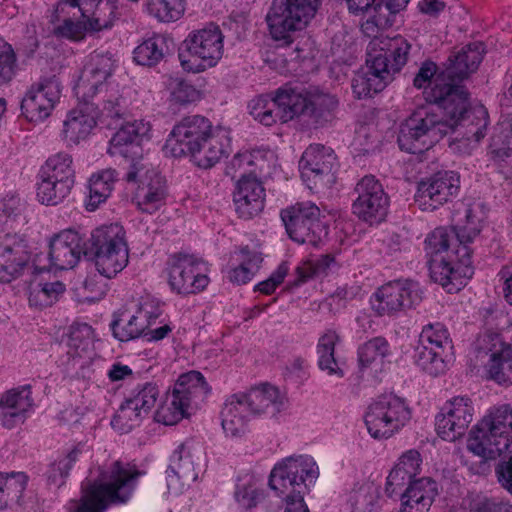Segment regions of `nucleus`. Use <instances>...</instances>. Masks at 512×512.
I'll use <instances>...</instances> for the list:
<instances>
[{"mask_svg":"<svg viewBox=\"0 0 512 512\" xmlns=\"http://www.w3.org/2000/svg\"><path fill=\"white\" fill-rule=\"evenodd\" d=\"M277 116L279 121L285 123L300 115H306L308 92L304 89L282 87L275 92Z\"/></svg>","mask_w":512,"mask_h":512,"instance_id":"39","label":"nucleus"},{"mask_svg":"<svg viewBox=\"0 0 512 512\" xmlns=\"http://www.w3.org/2000/svg\"><path fill=\"white\" fill-rule=\"evenodd\" d=\"M453 353L418 346L415 355L416 365L431 376L443 374L452 361Z\"/></svg>","mask_w":512,"mask_h":512,"instance_id":"46","label":"nucleus"},{"mask_svg":"<svg viewBox=\"0 0 512 512\" xmlns=\"http://www.w3.org/2000/svg\"><path fill=\"white\" fill-rule=\"evenodd\" d=\"M318 476V466L310 456H290L279 461L270 472L269 487L282 499V512H309L304 497Z\"/></svg>","mask_w":512,"mask_h":512,"instance_id":"3","label":"nucleus"},{"mask_svg":"<svg viewBox=\"0 0 512 512\" xmlns=\"http://www.w3.org/2000/svg\"><path fill=\"white\" fill-rule=\"evenodd\" d=\"M29 259L28 245L18 234H5L0 239V282L16 279Z\"/></svg>","mask_w":512,"mask_h":512,"instance_id":"28","label":"nucleus"},{"mask_svg":"<svg viewBox=\"0 0 512 512\" xmlns=\"http://www.w3.org/2000/svg\"><path fill=\"white\" fill-rule=\"evenodd\" d=\"M94 99L96 102L93 100H90V102L98 104L99 114L110 118H119L123 115L125 110L124 100L117 91H108V88H105L102 93H97Z\"/></svg>","mask_w":512,"mask_h":512,"instance_id":"57","label":"nucleus"},{"mask_svg":"<svg viewBox=\"0 0 512 512\" xmlns=\"http://www.w3.org/2000/svg\"><path fill=\"white\" fill-rule=\"evenodd\" d=\"M205 263L188 254H176L169 260V284L179 294H192L205 289L209 283Z\"/></svg>","mask_w":512,"mask_h":512,"instance_id":"16","label":"nucleus"},{"mask_svg":"<svg viewBox=\"0 0 512 512\" xmlns=\"http://www.w3.org/2000/svg\"><path fill=\"white\" fill-rule=\"evenodd\" d=\"M390 348L383 337H375L358 349V362L362 371L370 370L377 373L382 370L385 358L389 355Z\"/></svg>","mask_w":512,"mask_h":512,"instance_id":"42","label":"nucleus"},{"mask_svg":"<svg viewBox=\"0 0 512 512\" xmlns=\"http://www.w3.org/2000/svg\"><path fill=\"white\" fill-rule=\"evenodd\" d=\"M486 216V206L483 202L466 200L460 203L454 214L459 244L467 245L479 235Z\"/></svg>","mask_w":512,"mask_h":512,"instance_id":"33","label":"nucleus"},{"mask_svg":"<svg viewBox=\"0 0 512 512\" xmlns=\"http://www.w3.org/2000/svg\"><path fill=\"white\" fill-rule=\"evenodd\" d=\"M150 130V124L144 120L127 122L113 135L107 149L111 156L131 161L125 179L129 183H139L134 200L137 207L148 214L156 212L166 196L165 180L142 159L141 142L149 138Z\"/></svg>","mask_w":512,"mask_h":512,"instance_id":"2","label":"nucleus"},{"mask_svg":"<svg viewBox=\"0 0 512 512\" xmlns=\"http://www.w3.org/2000/svg\"><path fill=\"white\" fill-rule=\"evenodd\" d=\"M56 13L85 19L94 32L110 28L114 21V6L104 0H60Z\"/></svg>","mask_w":512,"mask_h":512,"instance_id":"24","label":"nucleus"},{"mask_svg":"<svg viewBox=\"0 0 512 512\" xmlns=\"http://www.w3.org/2000/svg\"><path fill=\"white\" fill-rule=\"evenodd\" d=\"M62 93L60 80L55 76L41 78L26 92L21 109L32 122L42 121L50 116Z\"/></svg>","mask_w":512,"mask_h":512,"instance_id":"19","label":"nucleus"},{"mask_svg":"<svg viewBox=\"0 0 512 512\" xmlns=\"http://www.w3.org/2000/svg\"><path fill=\"white\" fill-rule=\"evenodd\" d=\"M167 48V41L163 36L151 37L135 48L134 60L142 66H155L164 58Z\"/></svg>","mask_w":512,"mask_h":512,"instance_id":"48","label":"nucleus"},{"mask_svg":"<svg viewBox=\"0 0 512 512\" xmlns=\"http://www.w3.org/2000/svg\"><path fill=\"white\" fill-rule=\"evenodd\" d=\"M422 291L418 283L410 280L383 285L371 299L372 308L379 315H391L419 304Z\"/></svg>","mask_w":512,"mask_h":512,"instance_id":"20","label":"nucleus"},{"mask_svg":"<svg viewBox=\"0 0 512 512\" xmlns=\"http://www.w3.org/2000/svg\"><path fill=\"white\" fill-rule=\"evenodd\" d=\"M437 495L438 487L433 479H415L401 494L400 512H428Z\"/></svg>","mask_w":512,"mask_h":512,"instance_id":"35","label":"nucleus"},{"mask_svg":"<svg viewBox=\"0 0 512 512\" xmlns=\"http://www.w3.org/2000/svg\"><path fill=\"white\" fill-rule=\"evenodd\" d=\"M90 242L96 269L102 276L112 278L127 266L129 253L122 226L111 224L98 228Z\"/></svg>","mask_w":512,"mask_h":512,"instance_id":"8","label":"nucleus"},{"mask_svg":"<svg viewBox=\"0 0 512 512\" xmlns=\"http://www.w3.org/2000/svg\"><path fill=\"white\" fill-rule=\"evenodd\" d=\"M460 187L453 171H440L419 182L415 201L422 211H434L452 200Z\"/></svg>","mask_w":512,"mask_h":512,"instance_id":"21","label":"nucleus"},{"mask_svg":"<svg viewBox=\"0 0 512 512\" xmlns=\"http://www.w3.org/2000/svg\"><path fill=\"white\" fill-rule=\"evenodd\" d=\"M477 362L488 358V373L499 384H512V346L495 333L480 336L474 347Z\"/></svg>","mask_w":512,"mask_h":512,"instance_id":"13","label":"nucleus"},{"mask_svg":"<svg viewBox=\"0 0 512 512\" xmlns=\"http://www.w3.org/2000/svg\"><path fill=\"white\" fill-rule=\"evenodd\" d=\"M116 178V171L111 168L104 169L91 176L89 180V199L86 204L88 210H95L110 196Z\"/></svg>","mask_w":512,"mask_h":512,"instance_id":"44","label":"nucleus"},{"mask_svg":"<svg viewBox=\"0 0 512 512\" xmlns=\"http://www.w3.org/2000/svg\"><path fill=\"white\" fill-rule=\"evenodd\" d=\"M159 316L158 308L150 301L140 302L134 311L122 310L111 324L113 335L120 341H129L145 334Z\"/></svg>","mask_w":512,"mask_h":512,"instance_id":"25","label":"nucleus"},{"mask_svg":"<svg viewBox=\"0 0 512 512\" xmlns=\"http://www.w3.org/2000/svg\"><path fill=\"white\" fill-rule=\"evenodd\" d=\"M411 44L402 36L393 38L387 36L374 37L367 46V57L384 58L386 70L393 79V75L399 72L407 63L411 50Z\"/></svg>","mask_w":512,"mask_h":512,"instance_id":"27","label":"nucleus"},{"mask_svg":"<svg viewBox=\"0 0 512 512\" xmlns=\"http://www.w3.org/2000/svg\"><path fill=\"white\" fill-rule=\"evenodd\" d=\"M336 157L331 148L310 145L299 161L301 178L310 190L329 188L335 182Z\"/></svg>","mask_w":512,"mask_h":512,"instance_id":"12","label":"nucleus"},{"mask_svg":"<svg viewBox=\"0 0 512 512\" xmlns=\"http://www.w3.org/2000/svg\"><path fill=\"white\" fill-rule=\"evenodd\" d=\"M358 194L353 202V213L370 224L385 219L389 208V197L381 183L372 175L364 176L356 185Z\"/></svg>","mask_w":512,"mask_h":512,"instance_id":"18","label":"nucleus"},{"mask_svg":"<svg viewBox=\"0 0 512 512\" xmlns=\"http://www.w3.org/2000/svg\"><path fill=\"white\" fill-rule=\"evenodd\" d=\"M77 454L78 452L73 450L67 456L51 464L47 471V481L50 485L59 487L64 483L69 470L76 461Z\"/></svg>","mask_w":512,"mask_h":512,"instance_id":"61","label":"nucleus"},{"mask_svg":"<svg viewBox=\"0 0 512 512\" xmlns=\"http://www.w3.org/2000/svg\"><path fill=\"white\" fill-rule=\"evenodd\" d=\"M234 498L239 506L249 510L264 499V492L257 487L253 479L237 484Z\"/></svg>","mask_w":512,"mask_h":512,"instance_id":"59","label":"nucleus"},{"mask_svg":"<svg viewBox=\"0 0 512 512\" xmlns=\"http://www.w3.org/2000/svg\"><path fill=\"white\" fill-rule=\"evenodd\" d=\"M233 199L241 218L250 219L264 208L265 189L258 175H243L236 180Z\"/></svg>","mask_w":512,"mask_h":512,"instance_id":"29","label":"nucleus"},{"mask_svg":"<svg viewBox=\"0 0 512 512\" xmlns=\"http://www.w3.org/2000/svg\"><path fill=\"white\" fill-rule=\"evenodd\" d=\"M264 157V153L259 150L239 152L227 165L226 175L233 179H239L243 175H257V172L263 170Z\"/></svg>","mask_w":512,"mask_h":512,"instance_id":"43","label":"nucleus"},{"mask_svg":"<svg viewBox=\"0 0 512 512\" xmlns=\"http://www.w3.org/2000/svg\"><path fill=\"white\" fill-rule=\"evenodd\" d=\"M471 249L465 244H459L452 250L454 261L452 262L451 275L446 290L449 293L459 291L468 279L473 275Z\"/></svg>","mask_w":512,"mask_h":512,"instance_id":"41","label":"nucleus"},{"mask_svg":"<svg viewBox=\"0 0 512 512\" xmlns=\"http://www.w3.org/2000/svg\"><path fill=\"white\" fill-rule=\"evenodd\" d=\"M65 285L60 281L37 283L30 288L29 302L36 307L53 304L64 293Z\"/></svg>","mask_w":512,"mask_h":512,"instance_id":"54","label":"nucleus"},{"mask_svg":"<svg viewBox=\"0 0 512 512\" xmlns=\"http://www.w3.org/2000/svg\"><path fill=\"white\" fill-rule=\"evenodd\" d=\"M410 418V409L402 398L385 394L368 406L364 420L371 437L388 439L403 428Z\"/></svg>","mask_w":512,"mask_h":512,"instance_id":"10","label":"nucleus"},{"mask_svg":"<svg viewBox=\"0 0 512 512\" xmlns=\"http://www.w3.org/2000/svg\"><path fill=\"white\" fill-rule=\"evenodd\" d=\"M425 100L435 104L436 108L423 116L418 113L406 121L398 136L401 150L411 154L423 153L456 130L476 141L486 136L488 112L482 105L468 108L465 88L449 87L440 80L425 92Z\"/></svg>","mask_w":512,"mask_h":512,"instance_id":"1","label":"nucleus"},{"mask_svg":"<svg viewBox=\"0 0 512 512\" xmlns=\"http://www.w3.org/2000/svg\"><path fill=\"white\" fill-rule=\"evenodd\" d=\"M94 98L82 99L76 108L72 109L64 121L63 134L67 141L79 143L91 133L99 117L98 104L90 102Z\"/></svg>","mask_w":512,"mask_h":512,"instance_id":"31","label":"nucleus"},{"mask_svg":"<svg viewBox=\"0 0 512 512\" xmlns=\"http://www.w3.org/2000/svg\"><path fill=\"white\" fill-rule=\"evenodd\" d=\"M86 254L83 237L72 229L54 234L49 241L50 267L58 270L74 268Z\"/></svg>","mask_w":512,"mask_h":512,"instance_id":"26","label":"nucleus"},{"mask_svg":"<svg viewBox=\"0 0 512 512\" xmlns=\"http://www.w3.org/2000/svg\"><path fill=\"white\" fill-rule=\"evenodd\" d=\"M201 142L189 156L198 167L209 169L228 155L231 145L230 132L226 128L215 127Z\"/></svg>","mask_w":512,"mask_h":512,"instance_id":"30","label":"nucleus"},{"mask_svg":"<svg viewBox=\"0 0 512 512\" xmlns=\"http://www.w3.org/2000/svg\"><path fill=\"white\" fill-rule=\"evenodd\" d=\"M33 406L31 391L28 387L12 389L0 400V421L8 429L23 423Z\"/></svg>","mask_w":512,"mask_h":512,"instance_id":"34","label":"nucleus"},{"mask_svg":"<svg viewBox=\"0 0 512 512\" xmlns=\"http://www.w3.org/2000/svg\"><path fill=\"white\" fill-rule=\"evenodd\" d=\"M320 214V209L314 203H297L283 210L281 219L293 241L315 246L327 235Z\"/></svg>","mask_w":512,"mask_h":512,"instance_id":"11","label":"nucleus"},{"mask_svg":"<svg viewBox=\"0 0 512 512\" xmlns=\"http://www.w3.org/2000/svg\"><path fill=\"white\" fill-rule=\"evenodd\" d=\"M284 405V397L272 385H262L246 393L228 397L221 411V424L228 436L241 437L248 429L250 416H275Z\"/></svg>","mask_w":512,"mask_h":512,"instance_id":"4","label":"nucleus"},{"mask_svg":"<svg viewBox=\"0 0 512 512\" xmlns=\"http://www.w3.org/2000/svg\"><path fill=\"white\" fill-rule=\"evenodd\" d=\"M72 187L65 181L39 176L37 198L42 204L57 205L70 194Z\"/></svg>","mask_w":512,"mask_h":512,"instance_id":"49","label":"nucleus"},{"mask_svg":"<svg viewBox=\"0 0 512 512\" xmlns=\"http://www.w3.org/2000/svg\"><path fill=\"white\" fill-rule=\"evenodd\" d=\"M148 12L162 22H171L180 18L183 7L178 0H149Z\"/></svg>","mask_w":512,"mask_h":512,"instance_id":"58","label":"nucleus"},{"mask_svg":"<svg viewBox=\"0 0 512 512\" xmlns=\"http://www.w3.org/2000/svg\"><path fill=\"white\" fill-rule=\"evenodd\" d=\"M66 364L72 367H84L94 355L92 329L87 324L73 326L66 344Z\"/></svg>","mask_w":512,"mask_h":512,"instance_id":"36","label":"nucleus"},{"mask_svg":"<svg viewBox=\"0 0 512 512\" xmlns=\"http://www.w3.org/2000/svg\"><path fill=\"white\" fill-rule=\"evenodd\" d=\"M249 112L253 118L265 126H271L279 121L275 95H260L249 102Z\"/></svg>","mask_w":512,"mask_h":512,"instance_id":"52","label":"nucleus"},{"mask_svg":"<svg viewBox=\"0 0 512 512\" xmlns=\"http://www.w3.org/2000/svg\"><path fill=\"white\" fill-rule=\"evenodd\" d=\"M189 408L197 409L206 399L210 387L198 371L182 374L172 391Z\"/></svg>","mask_w":512,"mask_h":512,"instance_id":"38","label":"nucleus"},{"mask_svg":"<svg viewBox=\"0 0 512 512\" xmlns=\"http://www.w3.org/2000/svg\"><path fill=\"white\" fill-rule=\"evenodd\" d=\"M213 129L210 121L200 115H190L175 124L166 140L165 150L171 156H189Z\"/></svg>","mask_w":512,"mask_h":512,"instance_id":"17","label":"nucleus"},{"mask_svg":"<svg viewBox=\"0 0 512 512\" xmlns=\"http://www.w3.org/2000/svg\"><path fill=\"white\" fill-rule=\"evenodd\" d=\"M308 101L309 104L307 105L306 115L311 117L316 123H321L322 120L326 121V116L330 114L338 104L334 96L321 92H308Z\"/></svg>","mask_w":512,"mask_h":512,"instance_id":"55","label":"nucleus"},{"mask_svg":"<svg viewBox=\"0 0 512 512\" xmlns=\"http://www.w3.org/2000/svg\"><path fill=\"white\" fill-rule=\"evenodd\" d=\"M451 244L455 245V248L459 245L457 230L439 227L427 237L426 250L429 254L437 258L442 252H446L447 255L451 254V251H448Z\"/></svg>","mask_w":512,"mask_h":512,"instance_id":"56","label":"nucleus"},{"mask_svg":"<svg viewBox=\"0 0 512 512\" xmlns=\"http://www.w3.org/2000/svg\"><path fill=\"white\" fill-rule=\"evenodd\" d=\"M171 101L180 105H186L200 99V92L188 82L182 79H174L170 83Z\"/></svg>","mask_w":512,"mask_h":512,"instance_id":"63","label":"nucleus"},{"mask_svg":"<svg viewBox=\"0 0 512 512\" xmlns=\"http://www.w3.org/2000/svg\"><path fill=\"white\" fill-rule=\"evenodd\" d=\"M117 66L114 55L109 51L95 50L87 59L82 74L75 86V93L81 99L94 98L108 88L109 80Z\"/></svg>","mask_w":512,"mask_h":512,"instance_id":"15","label":"nucleus"},{"mask_svg":"<svg viewBox=\"0 0 512 512\" xmlns=\"http://www.w3.org/2000/svg\"><path fill=\"white\" fill-rule=\"evenodd\" d=\"M160 396V390L154 383L138 386L119 407L111 425L120 433H127L140 425L155 407Z\"/></svg>","mask_w":512,"mask_h":512,"instance_id":"14","label":"nucleus"},{"mask_svg":"<svg viewBox=\"0 0 512 512\" xmlns=\"http://www.w3.org/2000/svg\"><path fill=\"white\" fill-rule=\"evenodd\" d=\"M39 176L58 179L74 185L75 171L71 155L64 152L51 155L41 167Z\"/></svg>","mask_w":512,"mask_h":512,"instance_id":"47","label":"nucleus"},{"mask_svg":"<svg viewBox=\"0 0 512 512\" xmlns=\"http://www.w3.org/2000/svg\"><path fill=\"white\" fill-rule=\"evenodd\" d=\"M340 337L334 330H327L318 341L317 355L318 366L322 371H326L329 376L342 378L344 369L342 363L335 358V346Z\"/></svg>","mask_w":512,"mask_h":512,"instance_id":"40","label":"nucleus"},{"mask_svg":"<svg viewBox=\"0 0 512 512\" xmlns=\"http://www.w3.org/2000/svg\"><path fill=\"white\" fill-rule=\"evenodd\" d=\"M199 460L200 457L194 445L187 441L173 452L169 466L180 471L185 480H197Z\"/></svg>","mask_w":512,"mask_h":512,"instance_id":"45","label":"nucleus"},{"mask_svg":"<svg viewBox=\"0 0 512 512\" xmlns=\"http://www.w3.org/2000/svg\"><path fill=\"white\" fill-rule=\"evenodd\" d=\"M331 261L332 259L329 256L325 255L321 256V258L319 259L308 260L304 262L296 270L298 278L294 282V285L298 286L301 283H304L308 279L312 278L313 276L324 273Z\"/></svg>","mask_w":512,"mask_h":512,"instance_id":"64","label":"nucleus"},{"mask_svg":"<svg viewBox=\"0 0 512 512\" xmlns=\"http://www.w3.org/2000/svg\"><path fill=\"white\" fill-rule=\"evenodd\" d=\"M474 415V406L470 398L457 396L448 401L436 417L438 435L453 442L462 437Z\"/></svg>","mask_w":512,"mask_h":512,"instance_id":"22","label":"nucleus"},{"mask_svg":"<svg viewBox=\"0 0 512 512\" xmlns=\"http://www.w3.org/2000/svg\"><path fill=\"white\" fill-rule=\"evenodd\" d=\"M512 443V407L491 409L469 432L467 449L483 461L496 459Z\"/></svg>","mask_w":512,"mask_h":512,"instance_id":"6","label":"nucleus"},{"mask_svg":"<svg viewBox=\"0 0 512 512\" xmlns=\"http://www.w3.org/2000/svg\"><path fill=\"white\" fill-rule=\"evenodd\" d=\"M56 14L59 19L63 16L62 24L54 29L55 34L58 36L71 40H80L83 38L85 31H91L90 25L85 19H75L72 15Z\"/></svg>","mask_w":512,"mask_h":512,"instance_id":"60","label":"nucleus"},{"mask_svg":"<svg viewBox=\"0 0 512 512\" xmlns=\"http://www.w3.org/2000/svg\"><path fill=\"white\" fill-rule=\"evenodd\" d=\"M380 502L381 486L369 479L354 483L346 498L349 512H378Z\"/></svg>","mask_w":512,"mask_h":512,"instance_id":"37","label":"nucleus"},{"mask_svg":"<svg viewBox=\"0 0 512 512\" xmlns=\"http://www.w3.org/2000/svg\"><path fill=\"white\" fill-rule=\"evenodd\" d=\"M490 151L494 158L504 160L512 155V134L498 123L491 138Z\"/></svg>","mask_w":512,"mask_h":512,"instance_id":"62","label":"nucleus"},{"mask_svg":"<svg viewBox=\"0 0 512 512\" xmlns=\"http://www.w3.org/2000/svg\"><path fill=\"white\" fill-rule=\"evenodd\" d=\"M223 38L220 28L213 24L191 33L179 52L182 68L199 73L215 66L223 55Z\"/></svg>","mask_w":512,"mask_h":512,"instance_id":"9","label":"nucleus"},{"mask_svg":"<svg viewBox=\"0 0 512 512\" xmlns=\"http://www.w3.org/2000/svg\"><path fill=\"white\" fill-rule=\"evenodd\" d=\"M434 350L453 353V345L447 329L441 323L426 325L420 334V345Z\"/></svg>","mask_w":512,"mask_h":512,"instance_id":"51","label":"nucleus"},{"mask_svg":"<svg viewBox=\"0 0 512 512\" xmlns=\"http://www.w3.org/2000/svg\"><path fill=\"white\" fill-rule=\"evenodd\" d=\"M142 472L135 465L114 461L87 488L75 512H104L110 504L127 502Z\"/></svg>","mask_w":512,"mask_h":512,"instance_id":"5","label":"nucleus"},{"mask_svg":"<svg viewBox=\"0 0 512 512\" xmlns=\"http://www.w3.org/2000/svg\"><path fill=\"white\" fill-rule=\"evenodd\" d=\"M484 52V45L481 42L465 45L461 50L449 57L446 68L437 77L433 86L441 80V82L449 87L464 88L459 83L467 79L470 74L478 69Z\"/></svg>","mask_w":512,"mask_h":512,"instance_id":"23","label":"nucleus"},{"mask_svg":"<svg viewBox=\"0 0 512 512\" xmlns=\"http://www.w3.org/2000/svg\"><path fill=\"white\" fill-rule=\"evenodd\" d=\"M27 484V477L23 473H0V510L21 498Z\"/></svg>","mask_w":512,"mask_h":512,"instance_id":"50","label":"nucleus"},{"mask_svg":"<svg viewBox=\"0 0 512 512\" xmlns=\"http://www.w3.org/2000/svg\"><path fill=\"white\" fill-rule=\"evenodd\" d=\"M189 408L173 392L155 412V420L164 425H174L189 414Z\"/></svg>","mask_w":512,"mask_h":512,"instance_id":"53","label":"nucleus"},{"mask_svg":"<svg viewBox=\"0 0 512 512\" xmlns=\"http://www.w3.org/2000/svg\"><path fill=\"white\" fill-rule=\"evenodd\" d=\"M322 0H273L266 16L270 34L276 41L292 43V33L302 30L315 16Z\"/></svg>","mask_w":512,"mask_h":512,"instance_id":"7","label":"nucleus"},{"mask_svg":"<svg viewBox=\"0 0 512 512\" xmlns=\"http://www.w3.org/2000/svg\"><path fill=\"white\" fill-rule=\"evenodd\" d=\"M366 69L358 71L352 79V91L361 99L382 91L392 81L386 70L384 58H367Z\"/></svg>","mask_w":512,"mask_h":512,"instance_id":"32","label":"nucleus"}]
</instances>
